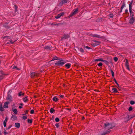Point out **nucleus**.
I'll return each mask as SVG.
<instances>
[{
  "instance_id": "nucleus-64",
  "label": "nucleus",
  "mask_w": 135,
  "mask_h": 135,
  "mask_svg": "<svg viewBox=\"0 0 135 135\" xmlns=\"http://www.w3.org/2000/svg\"><path fill=\"white\" fill-rule=\"evenodd\" d=\"M122 9V8H120V12H122V9Z\"/></svg>"
},
{
  "instance_id": "nucleus-5",
  "label": "nucleus",
  "mask_w": 135,
  "mask_h": 135,
  "mask_svg": "<svg viewBox=\"0 0 135 135\" xmlns=\"http://www.w3.org/2000/svg\"><path fill=\"white\" fill-rule=\"evenodd\" d=\"M38 75V74L35 72H32L30 74L31 77V78L37 77Z\"/></svg>"
},
{
  "instance_id": "nucleus-9",
  "label": "nucleus",
  "mask_w": 135,
  "mask_h": 135,
  "mask_svg": "<svg viewBox=\"0 0 135 135\" xmlns=\"http://www.w3.org/2000/svg\"><path fill=\"white\" fill-rule=\"evenodd\" d=\"M70 37V35L69 34H67L65 35L62 38H61V40H63L64 39H67Z\"/></svg>"
},
{
  "instance_id": "nucleus-38",
  "label": "nucleus",
  "mask_w": 135,
  "mask_h": 135,
  "mask_svg": "<svg viewBox=\"0 0 135 135\" xmlns=\"http://www.w3.org/2000/svg\"><path fill=\"white\" fill-rule=\"evenodd\" d=\"M55 125L56 128H58L59 127V124L58 123H56L55 124Z\"/></svg>"
},
{
  "instance_id": "nucleus-25",
  "label": "nucleus",
  "mask_w": 135,
  "mask_h": 135,
  "mask_svg": "<svg viewBox=\"0 0 135 135\" xmlns=\"http://www.w3.org/2000/svg\"><path fill=\"white\" fill-rule=\"evenodd\" d=\"M129 66L128 62L127 60L126 59V62H125V66Z\"/></svg>"
},
{
  "instance_id": "nucleus-35",
  "label": "nucleus",
  "mask_w": 135,
  "mask_h": 135,
  "mask_svg": "<svg viewBox=\"0 0 135 135\" xmlns=\"http://www.w3.org/2000/svg\"><path fill=\"white\" fill-rule=\"evenodd\" d=\"M130 103L131 105H133L135 104V102L131 100L130 102Z\"/></svg>"
},
{
  "instance_id": "nucleus-18",
  "label": "nucleus",
  "mask_w": 135,
  "mask_h": 135,
  "mask_svg": "<svg viewBox=\"0 0 135 135\" xmlns=\"http://www.w3.org/2000/svg\"><path fill=\"white\" fill-rule=\"evenodd\" d=\"M23 102H26L28 101V99L27 98V97H26L24 98H23Z\"/></svg>"
},
{
  "instance_id": "nucleus-50",
  "label": "nucleus",
  "mask_w": 135,
  "mask_h": 135,
  "mask_svg": "<svg viewBox=\"0 0 135 135\" xmlns=\"http://www.w3.org/2000/svg\"><path fill=\"white\" fill-rule=\"evenodd\" d=\"M113 15L112 14H110L109 16L110 18H112L113 17Z\"/></svg>"
},
{
  "instance_id": "nucleus-51",
  "label": "nucleus",
  "mask_w": 135,
  "mask_h": 135,
  "mask_svg": "<svg viewBox=\"0 0 135 135\" xmlns=\"http://www.w3.org/2000/svg\"><path fill=\"white\" fill-rule=\"evenodd\" d=\"M3 78V77L2 75H0V80Z\"/></svg>"
},
{
  "instance_id": "nucleus-53",
  "label": "nucleus",
  "mask_w": 135,
  "mask_h": 135,
  "mask_svg": "<svg viewBox=\"0 0 135 135\" xmlns=\"http://www.w3.org/2000/svg\"><path fill=\"white\" fill-rule=\"evenodd\" d=\"M29 111V110H26L25 111V113L26 114H28V112Z\"/></svg>"
},
{
  "instance_id": "nucleus-16",
  "label": "nucleus",
  "mask_w": 135,
  "mask_h": 135,
  "mask_svg": "<svg viewBox=\"0 0 135 135\" xmlns=\"http://www.w3.org/2000/svg\"><path fill=\"white\" fill-rule=\"evenodd\" d=\"M24 95V93H22V91H20L18 94V96H23Z\"/></svg>"
},
{
  "instance_id": "nucleus-59",
  "label": "nucleus",
  "mask_w": 135,
  "mask_h": 135,
  "mask_svg": "<svg viewBox=\"0 0 135 135\" xmlns=\"http://www.w3.org/2000/svg\"><path fill=\"white\" fill-rule=\"evenodd\" d=\"M128 11V10L127 9H126L125 10V12H127Z\"/></svg>"
},
{
  "instance_id": "nucleus-19",
  "label": "nucleus",
  "mask_w": 135,
  "mask_h": 135,
  "mask_svg": "<svg viewBox=\"0 0 135 135\" xmlns=\"http://www.w3.org/2000/svg\"><path fill=\"white\" fill-rule=\"evenodd\" d=\"M12 110L14 112L15 114H16L18 112L17 110L16 109H13L12 108Z\"/></svg>"
},
{
  "instance_id": "nucleus-10",
  "label": "nucleus",
  "mask_w": 135,
  "mask_h": 135,
  "mask_svg": "<svg viewBox=\"0 0 135 135\" xmlns=\"http://www.w3.org/2000/svg\"><path fill=\"white\" fill-rule=\"evenodd\" d=\"M6 99L7 100L10 101H11L12 100V97L10 94H8Z\"/></svg>"
},
{
  "instance_id": "nucleus-52",
  "label": "nucleus",
  "mask_w": 135,
  "mask_h": 135,
  "mask_svg": "<svg viewBox=\"0 0 135 135\" xmlns=\"http://www.w3.org/2000/svg\"><path fill=\"white\" fill-rule=\"evenodd\" d=\"M130 13L131 15L132 16V17H133V16H134L133 12H132L131 13Z\"/></svg>"
},
{
  "instance_id": "nucleus-63",
  "label": "nucleus",
  "mask_w": 135,
  "mask_h": 135,
  "mask_svg": "<svg viewBox=\"0 0 135 135\" xmlns=\"http://www.w3.org/2000/svg\"><path fill=\"white\" fill-rule=\"evenodd\" d=\"M116 84H117V85L118 86H119V85L117 83H116Z\"/></svg>"
},
{
  "instance_id": "nucleus-6",
  "label": "nucleus",
  "mask_w": 135,
  "mask_h": 135,
  "mask_svg": "<svg viewBox=\"0 0 135 135\" xmlns=\"http://www.w3.org/2000/svg\"><path fill=\"white\" fill-rule=\"evenodd\" d=\"M68 1V0H62L60 3L59 5L61 6L63 4L66 3Z\"/></svg>"
},
{
  "instance_id": "nucleus-46",
  "label": "nucleus",
  "mask_w": 135,
  "mask_h": 135,
  "mask_svg": "<svg viewBox=\"0 0 135 135\" xmlns=\"http://www.w3.org/2000/svg\"><path fill=\"white\" fill-rule=\"evenodd\" d=\"M4 110V109L2 107H1V108H0V111H3Z\"/></svg>"
},
{
  "instance_id": "nucleus-21",
  "label": "nucleus",
  "mask_w": 135,
  "mask_h": 135,
  "mask_svg": "<svg viewBox=\"0 0 135 135\" xmlns=\"http://www.w3.org/2000/svg\"><path fill=\"white\" fill-rule=\"evenodd\" d=\"M103 59L102 58H99L98 59H95L94 60L95 61H102Z\"/></svg>"
},
{
  "instance_id": "nucleus-62",
  "label": "nucleus",
  "mask_w": 135,
  "mask_h": 135,
  "mask_svg": "<svg viewBox=\"0 0 135 135\" xmlns=\"http://www.w3.org/2000/svg\"><path fill=\"white\" fill-rule=\"evenodd\" d=\"M17 67L16 66H14L13 68H16Z\"/></svg>"
},
{
  "instance_id": "nucleus-7",
  "label": "nucleus",
  "mask_w": 135,
  "mask_h": 135,
  "mask_svg": "<svg viewBox=\"0 0 135 135\" xmlns=\"http://www.w3.org/2000/svg\"><path fill=\"white\" fill-rule=\"evenodd\" d=\"M64 14V12H61L59 14H58L57 16L55 17V18L56 19H58L60 18L61 16H63Z\"/></svg>"
},
{
  "instance_id": "nucleus-56",
  "label": "nucleus",
  "mask_w": 135,
  "mask_h": 135,
  "mask_svg": "<svg viewBox=\"0 0 135 135\" xmlns=\"http://www.w3.org/2000/svg\"><path fill=\"white\" fill-rule=\"evenodd\" d=\"M114 81L115 83H116V84L117 83V81L115 78L114 79Z\"/></svg>"
},
{
  "instance_id": "nucleus-31",
  "label": "nucleus",
  "mask_w": 135,
  "mask_h": 135,
  "mask_svg": "<svg viewBox=\"0 0 135 135\" xmlns=\"http://www.w3.org/2000/svg\"><path fill=\"white\" fill-rule=\"evenodd\" d=\"M59 120H60L59 118L58 117H56L55 119V121L57 122H59Z\"/></svg>"
},
{
  "instance_id": "nucleus-45",
  "label": "nucleus",
  "mask_w": 135,
  "mask_h": 135,
  "mask_svg": "<svg viewBox=\"0 0 135 135\" xmlns=\"http://www.w3.org/2000/svg\"><path fill=\"white\" fill-rule=\"evenodd\" d=\"M34 113V110L32 109L30 111V113L31 114H33Z\"/></svg>"
},
{
  "instance_id": "nucleus-33",
  "label": "nucleus",
  "mask_w": 135,
  "mask_h": 135,
  "mask_svg": "<svg viewBox=\"0 0 135 135\" xmlns=\"http://www.w3.org/2000/svg\"><path fill=\"white\" fill-rule=\"evenodd\" d=\"M79 50L82 53H83L84 52V50L82 48H80Z\"/></svg>"
},
{
  "instance_id": "nucleus-39",
  "label": "nucleus",
  "mask_w": 135,
  "mask_h": 135,
  "mask_svg": "<svg viewBox=\"0 0 135 135\" xmlns=\"http://www.w3.org/2000/svg\"><path fill=\"white\" fill-rule=\"evenodd\" d=\"M125 6V3H124L122 7H121V8H122V9H123V8Z\"/></svg>"
},
{
  "instance_id": "nucleus-14",
  "label": "nucleus",
  "mask_w": 135,
  "mask_h": 135,
  "mask_svg": "<svg viewBox=\"0 0 135 135\" xmlns=\"http://www.w3.org/2000/svg\"><path fill=\"white\" fill-rule=\"evenodd\" d=\"M17 116L15 115H12L11 118V120H15L17 119Z\"/></svg>"
},
{
  "instance_id": "nucleus-13",
  "label": "nucleus",
  "mask_w": 135,
  "mask_h": 135,
  "mask_svg": "<svg viewBox=\"0 0 135 135\" xmlns=\"http://www.w3.org/2000/svg\"><path fill=\"white\" fill-rule=\"evenodd\" d=\"M15 126L17 128H19L20 126V124L19 123H15Z\"/></svg>"
},
{
  "instance_id": "nucleus-17",
  "label": "nucleus",
  "mask_w": 135,
  "mask_h": 135,
  "mask_svg": "<svg viewBox=\"0 0 135 135\" xmlns=\"http://www.w3.org/2000/svg\"><path fill=\"white\" fill-rule=\"evenodd\" d=\"M52 100L53 101L56 102L59 100V99L56 97H54L52 98Z\"/></svg>"
},
{
  "instance_id": "nucleus-24",
  "label": "nucleus",
  "mask_w": 135,
  "mask_h": 135,
  "mask_svg": "<svg viewBox=\"0 0 135 135\" xmlns=\"http://www.w3.org/2000/svg\"><path fill=\"white\" fill-rule=\"evenodd\" d=\"M55 110L52 108H51L50 109V112L51 113H53L54 112H55Z\"/></svg>"
},
{
  "instance_id": "nucleus-26",
  "label": "nucleus",
  "mask_w": 135,
  "mask_h": 135,
  "mask_svg": "<svg viewBox=\"0 0 135 135\" xmlns=\"http://www.w3.org/2000/svg\"><path fill=\"white\" fill-rule=\"evenodd\" d=\"M62 23H56V24H53V23H52V25H55L56 26H59L61 25H62Z\"/></svg>"
},
{
  "instance_id": "nucleus-60",
  "label": "nucleus",
  "mask_w": 135,
  "mask_h": 135,
  "mask_svg": "<svg viewBox=\"0 0 135 135\" xmlns=\"http://www.w3.org/2000/svg\"><path fill=\"white\" fill-rule=\"evenodd\" d=\"M19 108H22V106H20L19 107Z\"/></svg>"
},
{
  "instance_id": "nucleus-8",
  "label": "nucleus",
  "mask_w": 135,
  "mask_h": 135,
  "mask_svg": "<svg viewBox=\"0 0 135 135\" xmlns=\"http://www.w3.org/2000/svg\"><path fill=\"white\" fill-rule=\"evenodd\" d=\"M90 36L91 37H96L99 38H102V37L100 36V35L97 34H90Z\"/></svg>"
},
{
  "instance_id": "nucleus-57",
  "label": "nucleus",
  "mask_w": 135,
  "mask_h": 135,
  "mask_svg": "<svg viewBox=\"0 0 135 135\" xmlns=\"http://www.w3.org/2000/svg\"><path fill=\"white\" fill-rule=\"evenodd\" d=\"M64 97V96L62 95L60 96V97L61 98H63Z\"/></svg>"
},
{
  "instance_id": "nucleus-4",
  "label": "nucleus",
  "mask_w": 135,
  "mask_h": 135,
  "mask_svg": "<svg viewBox=\"0 0 135 135\" xmlns=\"http://www.w3.org/2000/svg\"><path fill=\"white\" fill-rule=\"evenodd\" d=\"M78 11V9L76 8V9H73L71 13L69 15V17H70L73 16L74 15H75L77 13Z\"/></svg>"
},
{
  "instance_id": "nucleus-55",
  "label": "nucleus",
  "mask_w": 135,
  "mask_h": 135,
  "mask_svg": "<svg viewBox=\"0 0 135 135\" xmlns=\"http://www.w3.org/2000/svg\"><path fill=\"white\" fill-rule=\"evenodd\" d=\"M127 68L129 70V66H126Z\"/></svg>"
},
{
  "instance_id": "nucleus-28",
  "label": "nucleus",
  "mask_w": 135,
  "mask_h": 135,
  "mask_svg": "<svg viewBox=\"0 0 135 135\" xmlns=\"http://www.w3.org/2000/svg\"><path fill=\"white\" fill-rule=\"evenodd\" d=\"M58 57L56 56H55L53 58L51 61H54L55 60H58Z\"/></svg>"
},
{
  "instance_id": "nucleus-1",
  "label": "nucleus",
  "mask_w": 135,
  "mask_h": 135,
  "mask_svg": "<svg viewBox=\"0 0 135 135\" xmlns=\"http://www.w3.org/2000/svg\"><path fill=\"white\" fill-rule=\"evenodd\" d=\"M104 124V128L105 129L107 130V131L103 133L102 135H105L109 132L110 131L108 130H109V129L112 128L114 127V126H113L112 124L109 123H106Z\"/></svg>"
},
{
  "instance_id": "nucleus-37",
  "label": "nucleus",
  "mask_w": 135,
  "mask_h": 135,
  "mask_svg": "<svg viewBox=\"0 0 135 135\" xmlns=\"http://www.w3.org/2000/svg\"><path fill=\"white\" fill-rule=\"evenodd\" d=\"M22 118L23 119L26 120L27 118V117L26 116H24L22 117Z\"/></svg>"
},
{
  "instance_id": "nucleus-29",
  "label": "nucleus",
  "mask_w": 135,
  "mask_h": 135,
  "mask_svg": "<svg viewBox=\"0 0 135 135\" xmlns=\"http://www.w3.org/2000/svg\"><path fill=\"white\" fill-rule=\"evenodd\" d=\"M110 70L111 71L112 73V76L113 77H114V72L113 71H112L111 69H110Z\"/></svg>"
},
{
  "instance_id": "nucleus-15",
  "label": "nucleus",
  "mask_w": 135,
  "mask_h": 135,
  "mask_svg": "<svg viewBox=\"0 0 135 135\" xmlns=\"http://www.w3.org/2000/svg\"><path fill=\"white\" fill-rule=\"evenodd\" d=\"M112 90L113 91V93H116L118 92L117 89L115 88H112Z\"/></svg>"
},
{
  "instance_id": "nucleus-42",
  "label": "nucleus",
  "mask_w": 135,
  "mask_h": 135,
  "mask_svg": "<svg viewBox=\"0 0 135 135\" xmlns=\"http://www.w3.org/2000/svg\"><path fill=\"white\" fill-rule=\"evenodd\" d=\"M12 91V90L11 89H10L9 90V91L8 92V94H10L11 93Z\"/></svg>"
},
{
  "instance_id": "nucleus-3",
  "label": "nucleus",
  "mask_w": 135,
  "mask_h": 135,
  "mask_svg": "<svg viewBox=\"0 0 135 135\" xmlns=\"http://www.w3.org/2000/svg\"><path fill=\"white\" fill-rule=\"evenodd\" d=\"M63 60H62L59 61L55 63V64L56 66H62L65 64V62L63 61Z\"/></svg>"
},
{
  "instance_id": "nucleus-49",
  "label": "nucleus",
  "mask_w": 135,
  "mask_h": 135,
  "mask_svg": "<svg viewBox=\"0 0 135 135\" xmlns=\"http://www.w3.org/2000/svg\"><path fill=\"white\" fill-rule=\"evenodd\" d=\"M14 6L15 8V10L16 11H17V6H16V5H15Z\"/></svg>"
},
{
  "instance_id": "nucleus-44",
  "label": "nucleus",
  "mask_w": 135,
  "mask_h": 135,
  "mask_svg": "<svg viewBox=\"0 0 135 135\" xmlns=\"http://www.w3.org/2000/svg\"><path fill=\"white\" fill-rule=\"evenodd\" d=\"M4 135H6V134H7L8 133V132H7L6 131L5 129H4Z\"/></svg>"
},
{
  "instance_id": "nucleus-61",
  "label": "nucleus",
  "mask_w": 135,
  "mask_h": 135,
  "mask_svg": "<svg viewBox=\"0 0 135 135\" xmlns=\"http://www.w3.org/2000/svg\"><path fill=\"white\" fill-rule=\"evenodd\" d=\"M22 115H26V114H22Z\"/></svg>"
},
{
  "instance_id": "nucleus-2",
  "label": "nucleus",
  "mask_w": 135,
  "mask_h": 135,
  "mask_svg": "<svg viewBox=\"0 0 135 135\" xmlns=\"http://www.w3.org/2000/svg\"><path fill=\"white\" fill-rule=\"evenodd\" d=\"M100 43V42L99 41L93 40L92 41L91 44L93 46H96L99 45Z\"/></svg>"
},
{
  "instance_id": "nucleus-20",
  "label": "nucleus",
  "mask_w": 135,
  "mask_h": 135,
  "mask_svg": "<svg viewBox=\"0 0 135 135\" xmlns=\"http://www.w3.org/2000/svg\"><path fill=\"white\" fill-rule=\"evenodd\" d=\"M44 48L45 49L51 50V49L52 48V47L51 46H45L44 47Z\"/></svg>"
},
{
  "instance_id": "nucleus-40",
  "label": "nucleus",
  "mask_w": 135,
  "mask_h": 135,
  "mask_svg": "<svg viewBox=\"0 0 135 135\" xmlns=\"http://www.w3.org/2000/svg\"><path fill=\"white\" fill-rule=\"evenodd\" d=\"M8 117H6L5 118V119L3 121H5V122H6L8 120Z\"/></svg>"
},
{
  "instance_id": "nucleus-47",
  "label": "nucleus",
  "mask_w": 135,
  "mask_h": 135,
  "mask_svg": "<svg viewBox=\"0 0 135 135\" xmlns=\"http://www.w3.org/2000/svg\"><path fill=\"white\" fill-rule=\"evenodd\" d=\"M85 48L88 49H91V48L88 46H86L85 47Z\"/></svg>"
},
{
  "instance_id": "nucleus-23",
  "label": "nucleus",
  "mask_w": 135,
  "mask_h": 135,
  "mask_svg": "<svg viewBox=\"0 0 135 135\" xmlns=\"http://www.w3.org/2000/svg\"><path fill=\"white\" fill-rule=\"evenodd\" d=\"M129 9L130 13L132 12V5H129Z\"/></svg>"
},
{
  "instance_id": "nucleus-36",
  "label": "nucleus",
  "mask_w": 135,
  "mask_h": 135,
  "mask_svg": "<svg viewBox=\"0 0 135 135\" xmlns=\"http://www.w3.org/2000/svg\"><path fill=\"white\" fill-rule=\"evenodd\" d=\"M12 125H10L8 128H6V130H8L10 129L12 127Z\"/></svg>"
},
{
  "instance_id": "nucleus-30",
  "label": "nucleus",
  "mask_w": 135,
  "mask_h": 135,
  "mask_svg": "<svg viewBox=\"0 0 135 135\" xmlns=\"http://www.w3.org/2000/svg\"><path fill=\"white\" fill-rule=\"evenodd\" d=\"M114 60L115 62H117L118 60V58L117 57H115L114 58Z\"/></svg>"
},
{
  "instance_id": "nucleus-58",
  "label": "nucleus",
  "mask_w": 135,
  "mask_h": 135,
  "mask_svg": "<svg viewBox=\"0 0 135 135\" xmlns=\"http://www.w3.org/2000/svg\"><path fill=\"white\" fill-rule=\"evenodd\" d=\"M54 118V116H52V118H51V119H53Z\"/></svg>"
},
{
  "instance_id": "nucleus-11",
  "label": "nucleus",
  "mask_w": 135,
  "mask_h": 135,
  "mask_svg": "<svg viewBox=\"0 0 135 135\" xmlns=\"http://www.w3.org/2000/svg\"><path fill=\"white\" fill-rule=\"evenodd\" d=\"M9 102H5L4 104L3 105V108H7L8 107V104H9Z\"/></svg>"
},
{
  "instance_id": "nucleus-54",
  "label": "nucleus",
  "mask_w": 135,
  "mask_h": 135,
  "mask_svg": "<svg viewBox=\"0 0 135 135\" xmlns=\"http://www.w3.org/2000/svg\"><path fill=\"white\" fill-rule=\"evenodd\" d=\"M133 3V0H132L131 2L129 4L130 5H132Z\"/></svg>"
},
{
  "instance_id": "nucleus-12",
  "label": "nucleus",
  "mask_w": 135,
  "mask_h": 135,
  "mask_svg": "<svg viewBox=\"0 0 135 135\" xmlns=\"http://www.w3.org/2000/svg\"><path fill=\"white\" fill-rule=\"evenodd\" d=\"M134 21V19L133 17H132L129 20V23L130 24L133 23Z\"/></svg>"
},
{
  "instance_id": "nucleus-43",
  "label": "nucleus",
  "mask_w": 135,
  "mask_h": 135,
  "mask_svg": "<svg viewBox=\"0 0 135 135\" xmlns=\"http://www.w3.org/2000/svg\"><path fill=\"white\" fill-rule=\"evenodd\" d=\"M3 126L4 127H6V122H5V121H3Z\"/></svg>"
},
{
  "instance_id": "nucleus-41",
  "label": "nucleus",
  "mask_w": 135,
  "mask_h": 135,
  "mask_svg": "<svg viewBox=\"0 0 135 135\" xmlns=\"http://www.w3.org/2000/svg\"><path fill=\"white\" fill-rule=\"evenodd\" d=\"M133 108L132 107H129L128 109V110L129 111H131L132 110Z\"/></svg>"
},
{
  "instance_id": "nucleus-27",
  "label": "nucleus",
  "mask_w": 135,
  "mask_h": 135,
  "mask_svg": "<svg viewBox=\"0 0 135 135\" xmlns=\"http://www.w3.org/2000/svg\"><path fill=\"white\" fill-rule=\"evenodd\" d=\"M102 62H104L105 64H106L107 65H108V64L109 63V62H108L107 60H103Z\"/></svg>"
},
{
  "instance_id": "nucleus-22",
  "label": "nucleus",
  "mask_w": 135,
  "mask_h": 135,
  "mask_svg": "<svg viewBox=\"0 0 135 135\" xmlns=\"http://www.w3.org/2000/svg\"><path fill=\"white\" fill-rule=\"evenodd\" d=\"M65 66L67 69H69L71 66V64L70 63H67L66 64Z\"/></svg>"
},
{
  "instance_id": "nucleus-34",
  "label": "nucleus",
  "mask_w": 135,
  "mask_h": 135,
  "mask_svg": "<svg viewBox=\"0 0 135 135\" xmlns=\"http://www.w3.org/2000/svg\"><path fill=\"white\" fill-rule=\"evenodd\" d=\"M103 65V64L102 62H100L99 64H98V66L100 67L101 66H102Z\"/></svg>"
},
{
  "instance_id": "nucleus-48",
  "label": "nucleus",
  "mask_w": 135,
  "mask_h": 135,
  "mask_svg": "<svg viewBox=\"0 0 135 135\" xmlns=\"http://www.w3.org/2000/svg\"><path fill=\"white\" fill-rule=\"evenodd\" d=\"M16 41H12V40H11V41H10L11 43V44H13Z\"/></svg>"
},
{
  "instance_id": "nucleus-32",
  "label": "nucleus",
  "mask_w": 135,
  "mask_h": 135,
  "mask_svg": "<svg viewBox=\"0 0 135 135\" xmlns=\"http://www.w3.org/2000/svg\"><path fill=\"white\" fill-rule=\"evenodd\" d=\"M27 121L28 123H31L32 122V119H28Z\"/></svg>"
}]
</instances>
